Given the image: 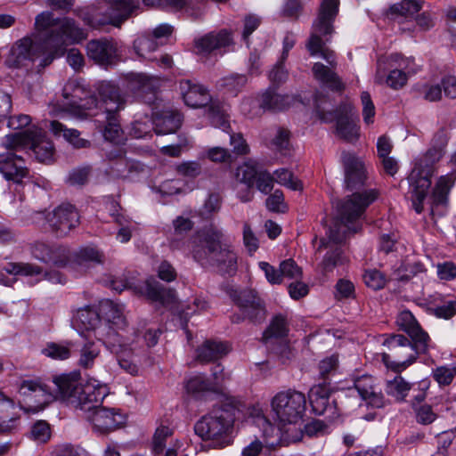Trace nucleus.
<instances>
[{
  "mask_svg": "<svg viewBox=\"0 0 456 456\" xmlns=\"http://www.w3.org/2000/svg\"><path fill=\"white\" fill-rule=\"evenodd\" d=\"M37 38L24 37L11 49L5 64L19 68L26 61H35L43 56L39 63L46 67L55 58L62 56L69 45L77 44L86 38V33L69 17L54 18L53 12H43L35 20Z\"/></svg>",
  "mask_w": 456,
  "mask_h": 456,
  "instance_id": "obj_1",
  "label": "nucleus"
},
{
  "mask_svg": "<svg viewBox=\"0 0 456 456\" xmlns=\"http://www.w3.org/2000/svg\"><path fill=\"white\" fill-rule=\"evenodd\" d=\"M339 0H322L317 17L313 22L312 32L306 48L312 56H320L329 66L316 62L313 66L314 77L331 90L341 91L342 82L334 71L337 59L333 51L325 46L334 33L333 23L338 12Z\"/></svg>",
  "mask_w": 456,
  "mask_h": 456,
  "instance_id": "obj_2",
  "label": "nucleus"
},
{
  "mask_svg": "<svg viewBox=\"0 0 456 456\" xmlns=\"http://www.w3.org/2000/svg\"><path fill=\"white\" fill-rule=\"evenodd\" d=\"M28 146L39 162L50 163L53 160L55 148L41 128L32 126L26 131L7 134L4 147L9 151L5 156L2 154V175L7 181L20 183L27 176L28 171L23 159L11 151Z\"/></svg>",
  "mask_w": 456,
  "mask_h": 456,
  "instance_id": "obj_3",
  "label": "nucleus"
},
{
  "mask_svg": "<svg viewBox=\"0 0 456 456\" xmlns=\"http://www.w3.org/2000/svg\"><path fill=\"white\" fill-rule=\"evenodd\" d=\"M200 243L192 251L193 258L204 265L209 263L223 274L232 275L237 271L238 256L223 230L209 226L201 232Z\"/></svg>",
  "mask_w": 456,
  "mask_h": 456,
  "instance_id": "obj_4",
  "label": "nucleus"
},
{
  "mask_svg": "<svg viewBox=\"0 0 456 456\" xmlns=\"http://www.w3.org/2000/svg\"><path fill=\"white\" fill-rule=\"evenodd\" d=\"M377 198L378 192L375 190H369L362 193H353L338 201V217L329 229V241L322 240L321 247L328 248L330 242L341 243L348 232H357L361 228L359 219Z\"/></svg>",
  "mask_w": 456,
  "mask_h": 456,
  "instance_id": "obj_5",
  "label": "nucleus"
},
{
  "mask_svg": "<svg viewBox=\"0 0 456 456\" xmlns=\"http://www.w3.org/2000/svg\"><path fill=\"white\" fill-rule=\"evenodd\" d=\"M78 373H70L53 378L58 393L69 405L80 409L86 413L102 406L103 399L108 395V387L96 381H89L84 385L79 382Z\"/></svg>",
  "mask_w": 456,
  "mask_h": 456,
  "instance_id": "obj_6",
  "label": "nucleus"
},
{
  "mask_svg": "<svg viewBox=\"0 0 456 456\" xmlns=\"http://www.w3.org/2000/svg\"><path fill=\"white\" fill-rule=\"evenodd\" d=\"M240 411L239 403L232 400L203 416L194 426L196 435L208 441L213 448H223L230 444L229 430Z\"/></svg>",
  "mask_w": 456,
  "mask_h": 456,
  "instance_id": "obj_7",
  "label": "nucleus"
},
{
  "mask_svg": "<svg viewBox=\"0 0 456 456\" xmlns=\"http://www.w3.org/2000/svg\"><path fill=\"white\" fill-rule=\"evenodd\" d=\"M431 340L408 338L403 334H392L384 345L388 352L382 354L386 366L395 372H401L416 362L419 354H428Z\"/></svg>",
  "mask_w": 456,
  "mask_h": 456,
  "instance_id": "obj_8",
  "label": "nucleus"
},
{
  "mask_svg": "<svg viewBox=\"0 0 456 456\" xmlns=\"http://www.w3.org/2000/svg\"><path fill=\"white\" fill-rule=\"evenodd\" d=\"M179 90L187 106L194 109L207 107V117L214 126L223 131L229 128L225 106L218 100H213L206 87L191 80L183 79L179 82Z\"/></svg>",
  "mask_w": 456,
  "mask_h": 456,
  "instance_id": "obj_9",
  "label": "nucleus"
},
{
  "mask_svg": "<svg viewBox=\"0 0 456 456\" xmlns=\"http://www.w3.org/2000/svg\"><path fill=\"white\" fill-rule=\"evenodd\" d=\"M445 151L430 145L427 152L416 160L409 175L412 206L419 214L423 210V201L431 185V177L435 173V164L444 155Z\"/></svg>",
  "mask_w": 456,
  "mask_h": 456,
  "instance_id": "obj_10",
  "label": "nucleus"
},
{
  "mask_svg": "<svg viewBox=\"0 0 456 456\" xmlns=\"http://www.w3.org/2000/svg\"><path fill=\"white\" fill-rule=\"evenodd\" d=\"M271 406L280 423L297 424L303 418L306 398L302 392L288 389L277 393L272 399Z\"/></svg>",
  "mask_w": 456,
  "mask_h": 456,
  "instance_id": "obj_11",
  "label": "nucleus"
},
{
  "mask_svg": "<svg viewBox=\"0 0 456 456\" xmlns=\"http://www.w3.org/2000/svg\"><path fill=\"white\" fill-rule=\"evenodd\" d=\"M64 111H67L78 118L87 116L86 111L98 107L97 98L78 81H68L62 89Z\"/></svg>",
  "mask_w": 456,
  "mask_h": 456,
  "instance_id": "obj_12",
  "label": "nucleus"
},
{
  "mask_svg": "<svg viewBox=\"0 0 456 456\" xmlns=\"http://www.w3.org/2000/svg\"><path fill=\"white\" fill-rule=\"evenodd\" d=\"M230 297L240 308V315H234L232 322L239 323L247 319L253 323H261L266 317V309L264 300L254 289L232 290Z\"/></svg>",
  "mask_w": 456,
  "mask_h": 456,
  "instance_id": "obj_13",
  "label": "nucleus"
},
{
  "mask_svg": "<svg viewBox=\"0 0 456 456\" xmlns=\"http://www.w3.org/2000/svg\"><path fill=\"white\" fill-rule=\"evenodd\" d=\"M139 8V0H111L104 15L86 13L82 19L86 25L93 28H99L107 24L119 26Z\"/></svg>",
  "mask_w": 456,
  "mask_h": 456,
  "instance_id": "obj_14",
  "label": "nucleus"
},
{
  "mask_svg": "<svg viewBox=\"0 0 456 456\" xmlns=\"http://www.w3.org/2000/svg\"><path fill=\"white\" fill-rule=\"evenodd\" d=\"M37 215L45 217L50 231L57 238L67 237L80 224L77 209L69 203H61L47 215L43 212Z\"/></svg>",
  "mask_w": 456,
  "mask_h": 456,
  "instance_id": "obj_15",
  "label": "nucleus"
},
{
  "mask_svg": "<svg viewBox=\"0 0 456 456\" xmlns=\"http://www.w3.org/2000/svg\"><path fill=\"white\" fill-rule=\"evenodd\" d=\"M29 252L36 260L56 267L66 266L70 258L69 249L66 246L42 240L31 242Z\"/></svg>",
  "mask_w": 456,
  "mask_h": 456,
  "instance_id": "obj_16",
  "label": "nucleus"
},
{
  "mask_svg": "<svg viewBox=\"0 0 456 456\" xmlns=\"http://www.w3.org/2000/svg\"><path fill=\"white\" fill-rule=\"evenodd\" d=\"M353 106L350 103H341L334 112H324L318 107V116L323 122H331L336 119L338 135L347 142H354L358 138V127L350 119Z\"/></svg>",
  "mask_w": 456,
  "mask_h": 456,
  "instance_id": "obj_17",
  "label": "nucleus"
},
{
  "mask_svg": "<svg viewBox=\"0 0 456 456\" xmlns=\"http://www.w3.org/2000/svg\"><path fill=\"white\" fill-rule=\"evenodd\" d=\"M77 321L81 324L82 328L86 331V338H95L103 344L108 341L117 331H114L110 326L103 322L99 314L90 306L78 309L77 313Z\"/></svg>",
  "mask_w": 456,
  "mask_h": 456,
  "instance_id": "obj_18",
  "label": "nucleus"
},
{
  "mask_svg": "<svg viewBox=\"0 0 456 456\" xmlns=\"http://www.w3.org/2000/svg\"><path fill=\"white\" fill-rule=\"evenodd\" d=\"M19 393L24 396L27 411L38 412L52 400V395L47 387L37 380H23L19 387Z\"/></svg>",
  "mask_w": 456,
  "mask_h": 456,
  "instance_id": "obj_19",
  "label": "nucleus"
},
{
  "mask_svg": "<svg viewBox=\"0 0 456 456\" xmlns=\"http://www.w3.org/2000/svg\"><path fill=\"white\" fill-rule=\"evenodd\" d=\"M87 56L95 63L108 67L115 64L119 57L118 43L113 39H92L86 44Z\"/></svg>",
  "mask_w": 456,
  "mask_h": 456,
  "instance_id": "obj_20",
  "label": "nucleus"
},
{
  "mask_svg": "<svg viewBox=\"0 0 456 456\" xmlns=\"http://www.w3.org/2000/svg\"><path fill=\"white\" fill-rule=\"evenodd\" d=\"M86 419L99 434H108L124 423V417L114 408L97 407L86 413Z\"/></svg>",
  "mask_w": 456,
  "mask_h": 456,
  "instance_id": "obj_21",
  "label": "nucleus"
},
{
  "mask_svg": "<svg viewBox=\"0 0 456 456\" xmlns=\"http://www.w3.org/2000/svg\"><path fill=\"white\" fill-rule=\"evenodd\" d=\"M96 90L100 97L101 108L105 114L119 113L125 108L126 99L119 87L112 81H101ZM98 103L99 101L97 100Z\"/></svg>",
  "mask_w": 456,
  "mask_h": 456,
  "instance_id": "obj_22",
  "label": "nucleus"
},
{
  "mask_svg": "<svg viewBox=\"0 0 456 456\" xmlns=\"http://www.w3.org/2000/svg\"><path fill=\"white\" fill-rule=\"evenodd\" d=\"M3 269L8 273L12 275V278L7 281L2 278V284L5 286H11L15 281V276L18 274H22L25 276H37L43 275L45 280H48L52 282L61 283V274L59 272L52 271V272H44L43 268L37 265L30 264V263H7Z\"/></svg>",
  "mask_w": 456,
  "mask_h": 456,
  "instance_id": "obj_23",
  "label": "nucleus"
},
{
  "mask_svg": "<svg viewBox=\"0 0 456 456\" xmlns=\"http://www.w3.org/2000/svg\"><path fill=\"white\" fill-rule=\"evenodd\" d=\"M309 401L313 411L317 415H326L330 419L338 415L336 401L330 398L326 384L313 387L309 392Z\"/></svg>",
  "mask_w": 456,
  "mask_h": 456,
  "instance_id": "obj_24",
  "label": "nucleus"
},
{
  "mask_svg": "<svg viewBox=\"0 0 456 456\" xmlns=\"http://www.w3.org/2000/svg\"><path fill=\"white\" fill-rule=\"evenodd\" d=\"M407 79V74L401 70L395 62L387 61L386 57H380L378 60L376 83H386L393 89H399L406 84Z\"/></svg>",
  "mask_w": 456,
  "mask_h": 456,
  "instance_id": "obj_25",
  "label": "nucleus"
},
{
  "mask_svg": "<svg viewBox=\"0 0 456 456\" xmlns=\"http://www.w3.org/2000/svg\"><path fill=\"white\" fill-rule=\"evenodd\" d=\"M341 158L345 169V183L346 189L353 191L362 186L366 179L362 161L349 152H343Z\"/></svg>",
  "mask_w": 456,
  "mask_h": 456,
  "instance_id": "obj_26",
  "label": "nucleus"
},
{
  "mask_svg": "<svg viewBox=\"0 0 456 456\" xmlns=\"http://www.w3.org/2000/svg\"><path fill=\"white\" fill-rule=\"evenodd\" d=\"M104 345L112 354H116L118 364L122 369L130 374L137 373L138 368L131 359L132 349L118 332L108 339Z\"/></svg>",
  "mask_w": 456,
  "mask_h": 456,
  "instance_id": "obj_27",
  "label": "nucleus"
},
{
  "mask_svg": "<svg viewBox=\"0 0 456 456\" xmlns=\"http://www.w3.org/2000/svg\"><path fill=\"white\" fill-rule=\"evenodd\" d=\"M354 386L361 398L372 407L382 408L386 405V400L380 389L378 390L373 377L362 375L354 381Z\"/></svg>",
  "mask_w": 456,
  "mask_h": 456,
  "instance_id": "obj_28",
  "label": "nucleus"
},
{
  "mask_svg": "<svg viewBox=\"0 0 456 456\" xmlns=\"http://www.w3.org/2000/svg\"><path fill=\"white\" fill-rule=\"evenodd\" d=\"M455 177L452 174L442 175L436 183L431 193V212L443 216L444 211H439V208H445L448 205V195L454 185Z\"/></svg>",
  "mask_w": 456,
  "mask_h": 456,
  "instance_id": "obj_29",
  "label": "nucleus"
},
{
  "mask_svg": "<svg viewBox=\"0 0 456 456\" xmlns=\"http://www.w3.org/2000/svg\"><path fill=\"white\" fill-rule=\"evenodd\" d=\"M152 120L157 134H168L176 132L181 126L183 118L177 110L165 109L153 112Z\"/></svg>",
  "mask_w": 456,
  "mask_h": 456,
  "instance_id": "obj_30",
  "label": "nucleus"
},
{
  "mask_svg": "<svg viewBox=\"0 0 456 456\" xmlns=\"http://www.w3.org/2000/svg\"><path fill=\"white\" fill-rule=\"evenodd\" d=\"M161 78L157 76L147 74H136L131 81L132 89L144 98V101L151 103L156 99V92L161 86Z\"/></svg>",
  "mask_w": 456,
  "mask_h": 456,
  "instance_id": "obj_31",
  "label": "nucleus"
},
{
  "mask_svg": "<svg viewBox=\"0 0 456 456\" xmlns=\"http://www.w3.org/2000/svg\"><path fill=\"white\" fill-rule=\"evenodd\" d=\"M232 43L231 34L227 30L210 32L195 41L198 53L207 54L212 51L225 47Z\"/></svg>",
  "mask_w": 456,
  "mask_h": 456,
  "instance_id": "obj_32",
  "label": "nucleus"
},
{
  "mask_svg": "<svg viewBox=\"0 0 456 456\" xmlns=\"http://www.w3.org/2000/svg\"><path fill=\"white\" fill-rule=\"evenodd\" d=\"M229 346L226 343L217 340H206L197 349V360L207 363L219 360L229 353Z\"/></svg>",
  "mask_w": 456,
  "mask_h": 456,
  "instance_id": "obj_33",
  "label": "nucleus"
},
{
  "mask_svg": "<svg viewBox=\"0 0 456 456\" xmlns=\"http://www.w3.org/2000/svg\"><path fill=\"white\" fill-rule=\"evenodd\" d=\"M396 324L401 330L407 333L410 338L431 340L429 335L421 328L411 312L408 310L402 311L398 314Z\"/></svg>",
  "mask_w": 456,
  "mask_h": 456,
  "instance_id": "obj_34",
  "label": "nucleus"
},
{
  "mask_svg": "<svg viewBox=\"0 0 456 456\" xmlns=\"http://www.w3.org/2000/svg\"><path fill=\"white\" fill-rule=\"evenodd\" d=\"M174 231L168 235L169 247L181 250L185 248V236L193 227V223L186 217L178 216L173 221Z\"/></svg>",
  "mask_w": 456,
  "mask_h": 456,
  "instance_id": "obj_35",
  "label": "nucleus"
},
{
  "mask_svg": "<svg viewBox=\"0 0 456 456\" xmlns=\"http://www.w3.org/2000/svg\"><path fill=\"white\" fill-rule=\"evenodd\" d=\"M102 311L104 314L105 321L109 326L112 324V329H123L126 326V319L124 315V305L121 304L115 303L111 300H106L101 305ZM116 331L115 330H113Z\"/></svg>",
  "mask_w": 456,
  "mask_h": 456,
  "instance_id": "obj_36",
  "label": "nucleus"
},
{
  "mask_svg": "<svg viewBox=\"0 0 456 456\" xmlns=\"http://www.w3.org/2000/svg\"><path fill=\"white\" fill-rule=\"evenodd\" d=\"M145 293L151 301L161 305L171 303L175 299V291L166 288L153 278L145 281Z\"/></svg>",
  "mask_w": 456,
  "mask_h": 456,
  "instance_id": "obj_37",
  "label": "nucleus"
},
{
  "mask_svg": "<svg viewBox=\"0 0 456 456\" xmlns=\"http://www.w3.org/2000/svg\"><path fill=\"white\" fill-rule=\"evenodd\" d=\"M50 130L57 136L62 135L74 148L82 149L88 148L90 142L80 137L79 131L76 129H69L63 124L57 120L50 122Z\"/></svg>",
  "mask_w": 456,
  "mask_h": 456,
  "instance_id": "obj_38",
  "label": "nucleus"
},
{
  "mask_svg": "<svg viewBox=\"0 0 456 456\" xmlns=\"http://www.w3.org/2000/svg\"><path fill=\"white\" fill-rule=\"evenodd\" d=\"M292 102V98L287 94H280L273 88H268L263 94L260 102V107L264 110L280 111L288 108Z\"/></svg>",
  "mask_w": 456,
  "mask_h": 456,
  "instance_id": "obj_39",
  "label": "nucleus"
},
{
  "mask_svg": "<svg viewBox=\"0 0 456 456\" xmlns=\"http://www.w3.org/2000/svg\"><path fill=\"white\" fill-rule=\"evenodd\" d=\"M421 8L422 2L420 0H402L389 7L387 16L391 20L407 18L419 12Z\"/></svg>",
  "mask_w": 456,
  "mask_h": 456,
  "instance_id": "obj_40",
  "label": "nucleus"
},
{
  "mask_svg": "<svg viewBox=\"0 0 456 456\" xmlns=\"http://www.w3.org/2000/svg\"><path fill=\"white\" fill-rule=\"evenodd\" d=\"M101 353L100 346L95 342L88 340L85 342L79 351L77 364L83 369H91Z\"/></svg>",
  "mask_w": 456,
  "mask_h": 456,
  "instance_id": "obj_41",
  "label": "nucleus"
},
{
  "mask_svg": "<svg viewBox=\"0 0 456 456\" xmlns=\"http://www.w3.org/2000/svg\"><path fill=\"white\" fill-rule=\"evenodd\" d=\"M289 333V323L285 316L277 314L270 322L263 334V339L267 342L272 338H283Z\"/></svg>",
  "mask_w": 456,
  "mask_h": 456,
  "instance_id": "obj_42",
  "label": "nucleus"
},
{
  "mask_svg": "<svg viewBox=\"0 0 456 456\" xmlns=\"http://www.w3.org/2000/svg\"><path fill=\"white\" fill-rule=\"evenodd\" d=\"M142 169L138 162L130 160L122 154L110 166L112 175L118 178H127L133 172H140Z\"/></svg>",
  "mask_w": 456,
  "mask_h": 456,
  "instance_id": "obj_43",
  "label": "nucleus"
},
{
  "mask_svg": "<svg viewBox=\"0 0 456 456\" xmlns=\"http://www.w3.org/2000/svg\"><path fill=\"white\" fill-rule=\"evenodd\" d=\"M411 388V385L398 376L387 382L385 392L395 402H403Z\"/></svg>",
  "mask_w": 456,
  "mask_h": 456,
  "instance_id": "obj_44",
  "label": "nucleus"
},
{
  "mask_svg": "<svg viewBox=\"0 0 456 456\" xmlns=\"http://www.w3.org/2000/svg\"><path fill=\"white\" fill-rule=\"evenodd\" d=\"M186 391L196 397H200L205 392H216L215 384L203 375L191 378L185 386Z\"/></svg>",
  "mask_w": 456,
  "mask_h": 456,
  "instance_id": "obj_45",
  "label": "nucleus"
},
{
  "mask_svg": "<svg viewBox=\"0 0 456 456\" xmlns=\"http://www.w3.org/2000/svg\"><path fill=\"white\" fill-rule=\"evenodd\" d=\"M261 169H258L256 162L248 160L237 168V180L245 183L248 189L255 184V180Z\"/></svg>",
  "mask_w": 456,
  "mask_h": 456,
  "instance_id": "obj_46",
  "label": "nucleus"
},
{
  "mask_svg": "<svg viewBox=\"0 0 456 456\" xmlns=\"http://www.w3.org/2000/svg\"><path fill=\"white\" fill-rule=\"evenodd\" d=\"M75 261L78 265L86 263L102 264L104 262V255L97 248L86 246L76 252Z\"/></svg>",
  "mask_w": 456,
  "mask_h": 456,
  "instance_id": "obj_47",
  "label": "nucleus"
},
{
  "mask_svg": "<svg viewBox=\"0 0 456 456\" xmlns=\"http://www.w3.org/2000/svg\"><path fill=\"white\" fill-rule=\"evenodd\" d=\"M122 130L119 124V115L106 114V125L103 130V136L106 140L118 142L121 137Z\"/></svg>",
  "mask_w": 456,
  "mask_h": 456,
  "instance_id": "obj_48",
  "label": "nucleus"
},
{
  "mask_svg": "<svg viewBox=\"0 0 456 456\" xmlns=\"http://www.w3.org/2000/svg\"><path fill=\"white\" fill-rule=\"evenodd\" d=\"M134 48L140 57L149 59L148 55L158 48V43L152 37L142 35L134 40Z\"/></svg>",
  "mask_w": 456,
  "mask_h": 456,
  "instance_id": "obj_49",
  "label": "nucleus"
},
{
  "mask_svg": "<svg viewBox=\"0 0 456 456\" xmlns=\"http://www.w3.org/2000/svg\"><path fill=\"white\" fill-rule=\"evenodd\" d=\"M247 77L240 74H232L223 77L220 80V86L224 88L228 93L237 95V94L247 84Z\"/></svg>",
  "mask_w": 456,
  "mask_h": 456,
  "instance_id": "obj_50",
  "label": "nucleus"
},
{
  "mask_svg": "<svg viewBox=\"0 0 456 456\" xmlns=\"http://www.w3.org/2000/svg\"><path fill=\"white\" fill-rule=\"evenodd\" d=\"M42 354L53 360H66L70 356V349L68 346L54 342L47 343L42 349Z\"/></svg>",
  "mask_w": 456,
  "mask_h": 456,
  "instance_id": "obj_51",
  "label": "nucleus"
},
{
  "mask_svg": "<svg viewBox=\"0 0 456 456\" xmlns=\"http://www.w3.org/2000/svg\"><path fill=\"white\" fill-rule=\"evenodd\" d=\"M275 179L278 183L286 186L293 191H300L303 186L301 182L286 168L277 169L274 172Z\"/></svg>",
  "mask_w": 456,
  "mask_h": 456,
  "instance_id": "obj_52",
  "label": "nucleus"
},
{
  "mask_svg": "<svg viewBox=\"0 0 456 456\" xmlns=\"http://www.w3.org/2000/svg\"><path fill=\"white\" fill-rule=\"evenodd\" d=\"M22 407L2 393V419L20 420Z\"/></svg>",
  "mask_w": 456,
  "mask_h": 456,
  "instance_id": "obj_53",
  "label": "nucleus"
},
{
  "mask_svg": "<svg viewBox=\"0 0 456 456\" xmlns=\"http://www.w3.org/2000/svg\"><path fill=\"white\" fill-rule=\"evenodd\" d=\"M362 279L366 286L373 290L383 289L387 283L385 274L377 269L366 270Z\"/></svg>",
  "mask_w": 456,
  "mask_h": 456,
  "instance_id": "obj_54",
  "label": "nucleus"
},
{
  "mask_svg": "<svg viewBox=\"0 0 456 456\" xmlns=\"http://www.w3.org/2000/svg\"><path fill=\"white\" fill-rule=\"evenodd\" d=\"M425 272L424 265L419 262H414L412 264L402 265L398 268L395 274V279L401 281H407L418 273Z\"/></svg>",
  "mask_w": 456,
  "mask_h": 456,
  "instance_id": "obj_55",
  "label": "nucleus"
},
{
  "mask_svg": "<svg viewBox=\"0 0 456 456\" xmlns=\"http://www.w3.org/2000/svg\"><path fill=\"white\" fill-rule=\"evenodd\" d=\"M386 61L395 62L397 67L409 75H413L419 70V66L411 58H403L400 53H392L386 57Z\"/></svg>",
  "mask_w": 456,
  "mask_h": 456,
  "instance_id": "obj_56",
  "label": "nucleus"
},
{
  "mask_svg": "<svg viewBox=\"0 0 456 456\" xmlns=\"http://www.w3.org/2000/svg\"><path fill=\"white\" fill-rule=\"evenodd\" d=\"M411 405L415 412L416 421L419 424L429 425L436 419L437 414L433 411L430 405H416L415 403H411Z\"/></svg>",
  "mask_w": 456,
  "mask_h": 456,
  "instance_id": "obj_57",
  "label": "nucleus"
},
{
  "mask_svg": "<svg viewBox=\"0 0 456 456\" xmlns=\"http://www.w3.org/2000/svg\"><path fill=\"white\" fill-rule=\"evenodd\" d=\"M345 261L343 252L340 248L336 247L329 250L323 257L322 265L324 272H331L337 265H342Z\"/></svg>",
  "mask_w": 456,
  "mask_h": 456,
  "instance_id": "obj_58",
  "label": "nucleus"
},
{
  "mask_svg": "<svg viewBox=\"0 0 456 456\" xmlns=\"http://www.w3.org/2000/svg\"><path fill=\"white\" fill-rule=\"evenodd\" d=\"M173 435V430L161 425L159 427L153 436L152 451L155 454L162 453L166 447V439Z\"/></svg>",
  "mask_w": 456,
  "mask_h": 456,
  "instance_id": "obj_59",
  "label": "nucleus"
},
{
  "mask_svg": "<svg viewBox=\"0 0 456 456\" xmlns=\"http://www.w3.org/2000/svg\"><path fill=\"white\" fill-rule=\"evenodd\" d=\"M338 357L336 354H332L329 357L324 358L319 363L320 377L323 379L324 383L327 379L332 376L338 369Z\"/></svg>",
  "mask_w": 456,
  "mask_h": 456,
  "instance_id": "obj_60",
  "label": "nucleus"
},
{
  "mask_svg": "<svg viewBox=\"0 0 456 456\" xmlns=\"http://www.w3.org/2000/svg\"><path fill=\"white\" fill-rule=\"evenodd\" d=\"M31 438L38 443H45L51 436V429L49 424L45 420H38L31 428Z\"/></svg>",
  "mask_w": 456,
  "mask_h": 456,
  "instance_id": "obj_61",
  "label": "nucleus"
},
{
  "mask_svg": "<svg viewBox=\"0 0 456 456\" xmlns=\"http://www.w3.org/2000/svg\"><path fill=\"white\" fill-rule=\"evenodd\" d=\"M280 272L282 279L285 277L297 280L302 276V269L291 258L286 259L280 264Z\"/></svg>",
  "mask_w": 456,
  "mask_h": 456,
  "instance_id": "obj_62",
  "label": "nucleus"
},
{
  "mask_svg": "<svg viewBox=\"0 0 456 456\" xmlns=\"http://www.w3.org/2000/svg\"><path fill=\"white\" fill-rule=\"evenodd\" d=\"M201 166L197 161H184L175 167L178 175L187 177L195 178L201 174Z\"/></svg>",
  "mask_w": 456,
  "mask_h": 456,
  "instance_id": "obj_63",
  "label": "nucleus"
},
{
  "mask_svg": "<svg viewBox=\"0 0 456 456\" xmlns=\"http://www.w3.org/2000/svg\"><path fill=\"white\" fill-rule=\"evenodd\" d=\"M274 177L266 170H260L255 184L256 189L264 194H269L273 188Z\"/></svg>",
  "mask_w": 456,
  "mask_h": 456,
  "instance_id": "obj_64",
  "label": "nucleus"
}]
</instances>
